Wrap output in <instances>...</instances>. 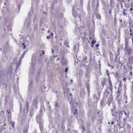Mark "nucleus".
<instances>
[{"label": "nucleus", "instance_id": "nucleus-54", "mask_svg": "<svg viewBox=\"0 0 133 133\" xmlns=\"http://www.w3.org/2000/svg\"><path fill=\"white\" fill-rule=\"evenodd\" d=\"M14 123H15L14 122L13 123H12V124H11V126H12V128H14Z\"/></svg>", "mask_w": 133, "mask_h": 133}, {"label": "nucleus", "instance_id": "nucleus-60", "mask_svg": "<svg viewBox=\"0 0 133 133\" xmlns=\"http://www.w3.org/2000/svg\"><path fill=\"white\" fill-rule=\"evenodd\" d=\"M9 71L10 73V74L11 75L12 73V70H10Z\"/></svg>", "mask_w": 133, "mask_h": 133}, {"label": "nucleus", "instance_id": "nucleus-49", "mask_svg": "<svg viewBox=\"0 0 133 133\" xmlns=\"http://www.w3.org/2000/svg\"><path fill=\"white\" fill-rule=\"evenodd\" d=\"M109 83L110 85V86H112V84L111 81L110 80H109Z\"/></svg>", "mask_w": 133, "mask_h": 133}, {"label": "nucleus", "instance_id": "nucleus-32", "mask_svg": "<svg viewBox=\"0 0 133 133\" xmlns=\"http://www.w3.org/2000/svg\"><path fill=\"white\" fill-rule=\"evenodd\" d=\"M23 46V49H25L26 48V46L25 45L24 43H22V46Z\"/></svg>", "mask_w": 133, "mask_h": 133}, {"label": "nucleus", "instance_id": "nucleus-33", "mask_svg": "<svg viewBox=\"0 0 133 133\" xmlns=\"http://www.w3.org/2000/svg\"><path fill=\"white\" fill-rule=\"evenodd\" d=\"M82 39L83 42H84L85 41L88 40V39L86 38L83 37H82Z\"/></svg>", "mask_w": 133, "mask_h": 133}, {"label": "nucleus", "instance_id": "nucleus-8", "mask_svg": "<svg viewBox=\"0 0 133 133\" xmlns=\"http://www.w3.org/2000/svg\"><path fill=\"white\" fill-rule=\"evenodd\" d=\"M28 89L30 92H32L33 93H35L36 91L32 88V84L31 83H30L29 84V87H28Z\"/></svg>", "mask_w": 133, "mask_h": 133}, {"label": "nucleus", "instance_id": "nucleus-41", "mask_svg": "<svg viewBox=\"0 0 133 133\" xmlns=\"http://www.w3.org/2000/svg\"><path fill=\"white\" fill-rule=\"evenodd\" d=\"M96 42V41L94 40H92L91 42L92 44H94Z\"/></svg>", "mask_w": 133, "mask_h": 133}, {"label": "nucleus", "instance_id": "nucleus-46", "mask_svg": "<svg viewBox=\"0 0 133 133\" xmlns=\"http://www.w3.org/2000/svg\"><path fill=\"white\" fill-rule=\"evenodd\" d=\"M13 88H14V91L15 92H16L17 91V90L16 88H15V87H14Z\"/></svg>", "mask_w": 133, "mask_h": 133}, {"label": "nucleus", "instance_id": "nucleus-11", "mask_svg": "<svg viewBox=\"0 0 133 133\" xmlns=\"http://www.w3.org/2000/svg\"><path fill=\"white\" fill-rule=\"evenodd\" d=\"M129 42V39L128 38H125V47L124 49H126L127 48H129V45L128 43Z\"/></svg>", "mask_w": 133, "mask_h": 133}, {"label": "nucleus", "instance_id": "nucleus-38", "mask_svg": "<svg viewBox=\"0 0 133 133\" xmlns=\"http://www.w3.org/2000/svg\"><path fill=\"white\" fill-rule=\"evenodd\" d=\"M109 90L111 92H112V86H110V87L109 88Z\"/></svg>", "mask_w": 133, "mask_h": 133}, {"label": "nucleus", "instance_id": "nucleus-17", "mask_svg": "<svg viewBox=\"0 0 133 133\" xmlns=\"http://www.w3.org/2000/svg\"><path fill=\"white\" fill-rule=\"evenodd\" d=\"M109 95V92L107 90H105L104 93L103 98H104L105 97L107 98L108 95Z\"/></svg>", "mask_w": 133, "mask_h": 133}, {"label": "nucleus", "instance_id": "nucleus-31", "mask_svg": "<svg viewBox=\"0 0 133 133\" xmlns=\"http://www.w3.org/2000/svg\"><path fill=\"white\" fill-rule=\"evenodd\" d=\"M29 106V104L28 102H27L26 103V110L27 111H28Z\"/></svg>", "mask_w": 133, "mask_h": 133}, {"label": "nucleus", "instance_id": "nucleus-24", "mask_svg": "<svg viewBox=\"0 0 133 133\" xmlns=\"http://www.w3.org/2000/svg\"><path fill=\"white\" fill-rule=\"evenodd\" d=\"M129 23L130 24L129 28H130V31L131 32L132 31V29H133V24L132 23L131 24V23L129 22Z\"/></svg>", "mask_w": 133, "mask_h": 133}, {"label": "nucleus", "instance_id": "nucleus-51", "mask_svg": "<svg viewBox=\"0 0 133 133\" xmlns=\"http://www.w3.org/2000/svg\"><path fill=\"white\" fill-rule=\"evenodd\" d=\"M22 59V57H20L18 61V63H20L21 62Z\"/></svg>", "mask_w": 133, "mask_h": 133}, {"label": "nucleus", "instance_id": "nucleus-3", "mask_svg": "<svg viewBox=\"0 0 133 133\" xmlns=\"http://www.w3.org/2000/svg\"><path fill=\"white\" fill-rule=\"evenodd\" d=\"M95 0H91V3L92 5V8L93 10H95V14H97L98 11V8L99 6V3L98 1H97V4L96 5L95 4Z\"/></svg>", "mask_w": 133, "mask_h": 133}, {"label": "nucleus", "instance_id": "nucleus-19", "mask_svg": "<svg viewBox=\"0 0 133 133\" xmlns=\"http://www.w3.org/2000/svg\"><path fill=\"white\" fill-rule=\"evenodd\" d=\"M86 88L87 91V93L88 95H89L90 93L89 85L88 83H87L86 84Z\"/></svg>", "mask_w": 133, "mask_h": 133}, {"label": "nucleus", "instance_id": "nucleus-37", "mask_svg": "<svg viewBox=\"0 0 133 133\" xmlns=\"http://www.w3.org/2000/svg\"><path fill=\"white\" fill-rule=\"evenodd\" d=\"M122 86V83H121V82L119 83L118 88H120V89H122V88H121Z\"/></svg>", "mask_w": 133, "mask_h": 133}, {"label": "nucleus", "instance_id": "nucleus-47", "mask_svg": "<svg viewBox=\"0 0 133 133\" xmlns=\"http://www.w3.org/2000/svg\"><path fill=\"white\" fill-rule=\"evenodd\" d=\"M131 90L132 93L133 94V85H132L131 86Z\"/></svg>", "mask_w": 133, "mask_h": 133}, {"label": "nucleus", "instance_id": "nucleus-21", "mask_svg": "<svg viewBox=\"0 0 133 133\" xmlns=\"http://www.w3.org/2000/svg\"><path fill=\"white\" fill-rule=\"evenodd\" d=\"M7 112H8V119H10L11 118V113L10 110L7 111Z\"/></svg>", "mask_w": 133, "mask_h": 133}, {"label": "nucleus", "instance_id": "nucleus-4", "mask_svg": "<svg viewBox=\"0 0 133 133\" xmlns=\"http://www.w3.org/2000/svg\"><path fill=\"white\" fill-rule=\"evenodd\" d=\"M60 56L61 58V64L62 65L64 66L67 65L68 63L66 59L64 57V53H61L60 52Z\"/></svg>", "mask_w": 133, "mask_h": 133}, {"label": "nucleus", "instance_id": "nucleus-39", "mask_svg": "<svg viewBox=\"0 0 133 133\" xmlns=\"http://www.w3.org/2000/svg\"><path fill=\"white\" fill-rule=\"evenodd\" d=\"M80 4L81 6H82L83 4V0H80Z\"/></svg>", "mask_w": 133, "mask_h": 133}, {"label": "nucleus", "instance_id": "nucleus-48", "mask_svg": "<svg viewBox=\"0 0 133 133\" xmlns=\"http://www.w3.org/2000/svg\"><path fill=\"white\" fill-rule=\"evenodd\" d=\"M68 68H65V72H67V71H68Z\"/></svg>", "mask_w": 133, "mask_h": 133}, {"label": "nucleus", "instance_id": "nucleus-55", "mask_svg": "<svg viewBox=\"0 0 133 133\" xmlns=\"http://www.w3.org/2000/svg\"><path fill=\"white\" fill-rule=\"evenodd\" d=\"M4 111H1V112L0 113V115H3L4 114Z\"/></svg>", "mask_w": 133, "mask_h": 133}, {"label": "nucleus", "instance_id": "nucleus-10", "mask_svg": "<svg viewBox=\"0 0 133 133\" xmlns=\"http://www.w3.org/2000/svg\"><path fill=\"white\" fill-rule=\"evenodd\" d=\"M85 93L84 91V88H81V89L79 95L81 97H83L84 96Z\"/></svg>", "mask_w": 133, "mask_h": 133}, {"label": "nucleus", "instance_id": "nucleus-16", "mask_svg": "<svg viewBox=\"0 0 133 133\" xmlns=\"http://www.w3.org/2000/svg\"><path fill=\"white\" fill-rule=\"evenodd\" d=\"M106 81L107 80L105 79H104L102 80L101 85V86H102V89L103 88L104 85L106 84Z\"/></svg>", "mask_w": 133, "mask_h": 133}, {"label": "nucleus", "instance_id": "nucleus-58", "mask_svg": "<svg viewBox=\"0 0 133 133\" xmlns=\"http://www.w3.org/2000/svg\"><path fill=\"white\" fill-rule=\"evenodd\" d=\"M126 78L124 77L123 78V81H124L125 82H126Z\"/></svg>", "mask_w": 133, "mask_h": 133}, {"label": "nucleus", "instance_id": "nucleus-59", "mask_svg": "<svg viewBox=\"0 0 133 133\" xmlns=\"http://www.w3.org/2000/svg\"><path fill=\"white\" fill-rule=\"evenodd\" d=\"M77 58V61L76 60V59H75V63H77L78 62V59L77 58Z\"/></svg>", "mask_w": 133, "mask_h": 133}, {"label": "nucleus", "instance_id": "nucleus-1", "mask_svg": "<svg viewBox=\"0 0 133 133\" xmlns=\"http://www.w3.org/2000/svg\"><path fill=\"white\" fill-rule=\"evenodd\" d=\"M77 6L76 5H74L72 7V14L73 16L77 21H80L81 20V14L79 12L75 11V9H76Z\"/></svg>", "mask_w": 133, "mask_h": 133}, {"label": "nucleus", "instance_id": "nucleus-14", "mask_svg": "<svg viewBox=\"0 0 133 133\" xmlns=\"http://www.w3.org/2000/svg\"><path fill=\"white\" fill-rule=\"evenodd\" d=\"M110 5L112 8H114L115 7V2L114 0H110Z\"/></svg>", "mask_w": 133, "mask_h": 133}, {"label": "nucleus", "instance_id": "nucleus-52", "mask_svg": "<svg viewBox=\"0 0 133 133\" xmlns=\"http://www.w3.org/2000/svg\"><path fill=\"white\" fill-rule=\"evenodd\" d=\"M5 46L6 49H8L9 48L8 45H5Z\"/></svg>", "mask_w": 133, "mask_h": 133}, {"label": "nucleus", "instance_id": "nucleus-12", "mask_svg": "<svg viewBox=\"0 0 133 133\" xmlns=\"http://www.w3.org/2000/svg\"><path fill=\"white\" fill-rule=\"evenodd\" d=\"M105 100L104 99V98H103L102 99H101L100 103V106L101 107H103L105 105Z\"/></svg>", "mask_w": 133, "mask_h": 133}, {"label": "nucleus", "instance_id": "nucleus-44", "mask_svg": "<svg viewBox=\"0 0 133 133\" xmlns=\"http://www.w3.org/2000/svg\"><path fill=\"white\" fill-rule=\"evenodd\" d=\"M87 58L86 57V56H85L83 59V61L84 62H85L87 61Z\"/></svg>", "mask_w": 133, "mask_h": 133}, {"label": "nucleus", "instance_id": "nucleus-7", "mask_svg": "<svg viewBox=\"0 0 133 133\" xmlns=\"http://www.w3.org/2000/svg\"><path fill=\"white\" fill-rule=\"evenodd\" d=\"M90 74V72L88 71H87L85 75V79L87 82H88L89 81V80L90 78L89 76Z\"/></svg>", "mask_w": 133, "mask_h": 133}, {"label": "nucleus", "instance_id": "nucleus-5", "mask_svg": "<svg viewBox=\"0 0 133 133\" xmlns=\"http://www.w3.org/2000/svg\"><path fill=\"white\" fill-rule=\"evenodd\" d=\"M41 115L40 114L36 116V120L37 123L39 124H42L43 121L41 118Z\"/></svg>", "mask_w": 133, "mask_h": 133}, {"label": "nucleus", "instance_id": "nucleus-57", "mask_svg": "<svg viewBox=\"0 0 133 133\" xmlns=\"http://www.w3.org/2000/svg\"><path fill=\"white\" fill-rule=\"evenodd\" d=\"M99 45V44H97L95 45V46L96 47H98Z\"/></svg>", "mask_w": 133, "mask_h": 133}, {"label": "nucleus", "instance_id": "nucleus-43", "mask_svg": "<svg viewBox=\"0 0 133 133\" xmlns=\"http://www.w3.org/2000/svg\"><path fill=\"white\" fill-rule=\"evenodd\" d=\"M5 104H6V103L8 102V99L6 97H5Z\"/></svg>", "mask_w": 133, "mask_h": 133}, {"label": "nucleus", "instance_id": "nucleus-29", "mask_svg": "<svg viewBox=\"0 0 133 133\" xmlns=\"http://www.w3.org/2000/svg\"><path fill=\"white\" fill-rule=\"evenodd\" d=\"M122 89L118 88L117 92H116L117 94H120L121 91Z\"/></svg>", "mask_w": 133, "mask_h": 133}, {"label": "nucleus", "instance_id": "nucleus-13", "mask_svg": "<svg viewBox=\"0 0 133 133\" xmlns=\"http://www.w3.org/2000/svg\"><path fill=\"white\" fill-rule=\"evenodd\" d=\"M27 22L28 23L26 27V28L27 29H28L29 28L31 24V21L30 20L28 21V19H26L25 22L24 24V25H25V24H26V23Z\"/></svg>", "mask_w": 133, "mask_h": 133}, {"label": "nucleus", "instance_id": "nucleus-28", "mask_svg": "<svg viewBox=\"0 0 133 133\" xmlns=\"http://www.w3.org/2000/svg\"><path fill=\"white\" fill-rule=\"evenodd\" d=\"M124 110L121 111L119 112V115L120 116V117H122V115L124 113Z\"/></svg>", "mask_w": 133, "mask_h": 133}, {"label": "nucleus", "instance_id": "nucleus-20", "mask_svg": "<svg viewBox=\"0 0 133 133\" xmlns=\"http://www.w3.org/2000/svg\"><path fill=\"white\" fill-rule=\"evenodd\" d=\"M128 59L130 63H131L133 62V57L132 56H130L128 58Z\"/></svg>", "mask_w": 133, "mask_h": 133}, {"label": "nucleus", "instance_id": "nucleus-25", "mask_svg": "<svg viewBox=\"0 0 133 133\" xmlns=\"http://www.w3.org/2000/svg\"><path fill=\"white\" fill-rule=\"evenodd\" d=\"M93 98L96 101V102H97L99 98V97L98 96V97H97L95 95H94Z\"/></svg>", "mask_w": 133, "mask_h": 133}, {"label": "nucleus", "instance_id": "nucleus-64", "mask_svg": "<svg viewBox=\"0 0 133 133\" xmlns=\"http://www.w3.org/2000/svg\"><path fill=\"white\" fill-rule=\"evenodd\" d=\"M119 49H118V55L119 54Z\"/></svg>", "mask_w": 133, "mask_h": 133}, {"label": "nucleus", "instance_id": "nucleus-22", "mask_svg": "<svg viewBox=\"0 0 133 133\" xmlns=\"http://www.w3.org/2000/svg\"><path fill=\"white\" fill-rule=\"evenodd\" d=\"M117 99L118 101V103H120V101L122 98V97L121 96L120 94H117Z\"/></svg>", "mask_w": 133, "mask_h": 133}, {"label": "nucleus", "instance_id": "nucleus-61", "mask_svg": "<svg viewBox=\"0 0 133 133\" xmlns=\"http://www.w3.org/2000/svg\"><path fill=\"white\" fill-rule=\"evenodd\" d=\"M8 44H9V41H6L5 42V45H8Z\"/></svg>", "mask_w": 133, "mask_h": 133}, {"label": "nucleus", "instance_id": "nucleus-50", "mask_svg": "<svg viewBox=\"0 0 133 133\" xmlns=\"http://www.w3.org/2000/svg\"><path fill=\"white\" fill-rule=\"evenodd\" d=\"M77 113V109H76L75 110L74 112L73 113L74 114H76Z\"/></svg>", "mask_w": 133, "mask_h": 133}, {"label": "nucleus", "instance_id": "nucleus-26", "mask_svg": "<svg viewBox=\"0 0 133 133\" xmlns=\"http://www.w3.org/2000/svg\"><path fill=\"white\" fill-rule=\"evenodd\" d=\"M116 15L115 14L114 16V22L115 24H116L117 23V18Z\"/></svg>", "mask_w": 133, "mask_h": 133}, {"label": "nucleus", "instance_id": "nucleus-63", "mask_svg": "<svg viewBox=\"0 0 133 133\" xmlns=\"http://www.w3.org/2000/svg\"><path fill=\"white\" fill-rule=\"evenodd\" d=\"M46 38L48 39H49L50 38V36H47Z\"/></svg>", "mask_w": 133, "mask_h": 133}, {"label": "nucleus", "instance_id": "nucleus-34", "mask_svg": "<svg viewBox=\"0 0 133 133\" xmlns=\"http://www.w3.org/2000/svg\"><path fill=\"white\" fill-rule=\"evenodd\" d=\"M39 125L40 129L41 130L43 129V127L42 125V124H39Z\"/></svg>", "mask_w": 133, "mask_h": 133}, {"label": "nucleus", "instance_id": "nucleus-36", "mask_svg": "<svg viewBox=\"0 0 133 133\" xmlns=\"http://www.w3.org/2000/svg\"><path fill=\"white\" fill-rule=\"evenodd\" d=\"M59 104H58L57 102H56L55 103V106L56 107H59Z\"/></svg>", "mask_w": 133, "mask_h": 133}, {"label": "nucleus", "instance_id": "nucleus-56", "mask_svg": "<svg viewBox=\"0 0 133 133\" xmlns=\"http://www.w3.org/2000/svg\"><path fill=\"white\" fill-rule=\"evenodd\" d=\"M111 11H112V9H109V14H110L111 12Z\"/></svg>", "mask_w": 133, "mask_h": 133}, {"label": "nucleus", "instance_id": "nucleus-62", "mask_svg": "<svg viewBox=\"0 0 133 133\" xmlns=\"http://www.w3.org/2000/svg\"><path fill=\"white\" fill-rule=\"evenodd\" d=\"M53 35H54V34L53 33L51 32V34H50V35L51 36L53 37Z\"/></svg>", "mask_w": 133, "mask_h": 133}, {"label": "nucleus", "instance_id": "nucleus-9", "mask_svg": "<svg viewBox=\"0 0 133 133\" xmlns=\"http://www.w3.org/2000/svg\"><path fill=\"white\" fill-rule=\"evenodd\" d=\"M79 49V45L78 44L76 43L74 45L73 48V50L75 52H77L78 51Z\"/></svg>", "mask_w": 133, "mask_h": 133}, {"label": "nucleus", "instance_id": "nucleus-15", "mask_svg": "<svg viewBox=\"0 0 133 133\" xmlns=\"http://www.w3.org/2000/svg\"><path fill=\"white\" fill-rule=\"evenodd\" d=\"M36 59V56L35 54H34L32 57L31 63L32 64H33L35 62V60Z\"/></svg>", "mask_w": 133, "mask_h": 133}, {"label": "nucleus", "instance_id": "nucleus-40", "mask_svg": "<svg viewBox=\"0 0 133 133\" xmlns=\"http://www.w3.org/2000/svg\"><path fill=\"white\" fill-rule=\"evenodd\" d=\"M107 65L109 66V67H111V69H113L114 68V66L111 65H110L109 64V63H108Z\"/></svg>", "mask_w": 133, "mask_h": 133}, {"label": "nucleus", "instance_id": "nucleus-18", "mask_svg": "<svg viewBox=\"0 0 133 133\" xmlns=\"http://www.w3.org/2000/svg\"><path fill=\"white\" fill-rule=\"evenodd\" d=\"M37 98H35L33 100V104L34 106L36 107V108L37 107Z\"/></svg>", "mask_w": 133, "mask_h": 133}, {"label": "nucleus", "instance_id": "nucleus-23", "mask_svg": "<svg viewBox=\"0 0 133 133\" xmlns=\"http://www.w3.org/2000/svg\"><path fill=\"white\" fill-rule=\"evenodd\" d=\"M112 101V98L111 97H111H110L109 98V99L107 102V103L108 104V106H110V104L111 103V102Z\"/></svg>", "mask_w": 133, "mask_h": 133}, {"label": "nucleus", "instance_id": "nucleus-27", "mask_svg": "<svg viewBox=\"0 0 133 133\" xmlns=\"http://www.w3.org/2000/svg\"><path fill=\"white\" fill-rule=\"evenodd\" d=\"M38 28V24H36L34 26V31H35L37 30Z\"/></svg>", "mask_w": 133, "mask_h": 133}, {"label": "nucleus", "instance_id": "nucleus-35", "mask_svg": "<svg viewBox=\"0 0 133 133\" xmlns=\"http://www.w3.org/2000/svg\"><path fill=\"white\" fill-rule=\"evenodd\" d=\"M26 52V51H25L22 54V56H21V57H22V58H23L24 57V55L25 54Z\"/></svg>", "mask_w": 133, "mask_h": 133}, {"label": "nucleus", "instance_id": "nucleus-42", "mask_svg": "<svg viewBox=\"0 0 133 133\" xmlns=\"http://www.w3.org/2000/svg\"><path fill=\"white\" fill-rule=\"evenodd\" d=\"M30 72L31 73H33L34 71L33 70V68H31L30 69Z\"/></svg>", "mask_w": 133, "mask_h": 133}, {"label": "nucleus", "instance_id": "nucleus-6", "mask_svg": "<svg viewBox=\"0 0 133 133\" xmlns=\"http://www.w3.org/2000/svg\"><path fill=\"white\" fill-rule=\"evenodd\" d=\"M124 50L125 55H130L132 52V50L130 47L124 49Z\"/></svg>", "mask_w": 133, "mask_h": 133}, {"label": "nucleus", "instance_id": "nucleus-2", "mask_svg": "<svg viewBox=\"0 0 133 133\" xmlns=\"http://www.w3.org/2000/svg\"><path fill=\"white\" fill-rule=\"evenodd\" d=\"M1 124V130L2 131L4 130L5 131H8V127L6 125V124L5 119L3 118L2 120L0 121V124Z\"/></svg>", "mask_w": 133, "mask_h": 133}, {"label": "nucleus", "instance_id": "nucleus-53", "mask_svg": "<svg viewBox=\"0 0 133 133\" xmlns=\"http://www.w3.org/2000/svg\"><path fill=\"white\" fill-rule=\"evenodd\" d=\"M122 13H123V15H127V14H126L125 12L124 11H123L122 12Z\"/></svg>", "mask_w": 133, "mask_h": 133}, {"label": "nucleus", "instance_id": "nucleus-30", "mask_svg": "<svg viewBox=\"0 0 133 133\" xmlns=\"http://www.w3.org/2000/svg\"><path fill=\"white\" fill-rule=\"evenodd\" d=\"M124 113L126 116V117L128 118L129 117V112H128V113L126 112L124 110Z\"/></svg>", "mask_w": 133, "mask_h": 133}, {"label": "nucleus", "instance_id": "nucleus-45", "mask_svg": "<svg viewBox=\"0 0 133 133\" xmlns=\"http://www.w3.org/2000/svg\"><path fill=\"white\" fill-rule=\"evenodd\" d=\"M101 92L100 91H99L97 92V93L98 95V96L99 97V98L100 96L101 95Z\"/></svg>", "mask_w": 133, "mask_h": 133}]
</instances>
